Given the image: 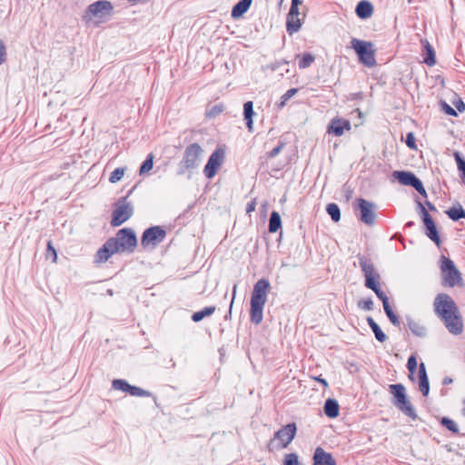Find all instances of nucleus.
<instances>
[{"mask_svg": "<svg viewBox=\"0 0 465 465\" xmlns=\"http://www.w3.org/2000/svg\"><path fill=\"white\" fill-rule=\"evenodd\" d=\"M271 284L266 279H260L254 284L251 296V321L259 324L263 318V308L267 302V296Z\"/></svg>", "mask_w": 465, "mask_h": 465, "instance_id": "f257e3e1", "label": "nucleus"}, {"mask_svg": "<svg viewBox=\"0 0 465 465\" xmlns=\"http://www.w3.org/2000/svg\"><path fill=\"white\" fill-rule=\"evenodd\" d=\"M439 262L442 282L445 286L450 288L463 286L461 273L453 261L442 255Z\"/></svg>", "mask_w": 465, "mask_h": 465, "instance_id": "f03ea898", "label": "nucleus"}, {"mask_svg": "<svg viewBox=\"0 0 465 465\" xmlns=\"http://www.w3.org/2000/svg\"><path fill=\"white\" fill-rule=\"evenodd\" d=\"M113 6L107 1H98L89 5L86 11V18L94 24L104 23L112 15Z\"/></svg>", "mask_w": 465, "mask_h": 465, "instance_id": "7ed1b4c3", "label": "nucleus"}, {"mask_svg": "<svg viewBox=\"0 0 465 465\" xmlns=\"http://www.w3.org/2000/svg\"><path fill=\"white\" fill-rule=\"evenodd\" d=\"M295 424H287L279 430L273 439L269 443V450L273 451L281 449H285L293 440L296 435Z\"/></svg>", "mask_w": 465, "mask_h": 465, "instance_id": "20e7f679", "label": "nucleus"}, {"mask_svg": "<svg viewBox=\"0 0 465 465\" xmlns=\"http://www.w3.org/2000/svg\"><path fill=\"white\" fill-rule=\"evenodd\" d=\"M433 308L436 315L440 320L460 311L455 301L446 293H440L435 297Z\"/></svg>", "mask_w": 465, "mask_h": 465, "instance_id": "39448f33", "label": "nucleus"}, {"mask_svg": "<svg viewBox=\"0 0 465 465\" xmlns=\"http://www.w3.org/2000/svg\"><path fill=\"white\" fill-rule=\"evenodd\" d=\"M302 4V0H292L286 19V30L289 35L299 32L302 26L305 15L300 10Z\"/></svg>", "mask_w": 465, "mask_h": 465, "instance_id": "423d86ee", "label": "nucleus"}, {"mask_svg": "<svg viewBox=\"0 0 465 465\" xmlns=\"http://www.w3.org/2000/svg\"><path fill=\"white\" fill-rule=\"evenodd\" d=\"M390 391L394 397L395 406L406 415L414 419L416 417L415 411L408 400L405 387L402 384H391L390 385Z\"/></svg>", "mask_w": 465, "mask_h": 465, "instance_id": "0eeeda50", "label": "nucleus"}, {"mask_svg": "<svg viewBox=\"0 0 465 465\" xmlns=\"http://www.w3.org/2000/svg\"><path fill=\"white\" fill-rule=\"evenodd\" d=\"M110 240L115 243L118 252H132L137 245L136 236L129 229L120 230L116 236Z\"/></svg>", "mask_w": 465, "mask_h": 465, "instance_id": "6e6552de", "label": "nucleus"}, {"mask_svg": "<svg viewBox=\"0 0 465 465\" xmlns=\"http://www.w3.org/2000/svg\"><path fill=\"white\" fill-rule=\"evenodd\" d=\"M351 45L363 64L368 66H372L375 64L374 50L371 43L354 38L351 40Z\"/></svg>", "mask_w": 465, "mask_h": 465, "instance_id": "1a4fd4ad", "label": "nucleus"}, {"mask_svg": "<svg viewBox=\"0 0 465 465\" xmlns=\"http://www.w3.org/2000/svg\"><path fill=\"white\" fill-rule=\"evenodd\" d=\"M225 159V150L223 148L215 149L210 155L207 163L203 168L204 175L208 179L213 178L220 168L222 167Z\"/></svg>", "mask_w": 465, "mask_h": 465, "instance_id": "9d476101", "label": "nucleus"}, {"mask_svg": "<svg viewBox=\"0 0 465 465\" xmlns=\"http://www.w3.org/2000/svg\"><path fill=\"white\" fill-rule=\"evenodd\" d=\"M446 330L452 336H460L464 331V321L460 310L441 320Z\"/></svg>", "mask_w": 465, "mask_h": 465, "instance_id": "9b49d317", "label": "nucleus"}, {"mask_svg": "<svg viewBox=\"0 0 465 465\" xmlns=\"http://www.w3.org/2000/svg\"><path fill=\"white\" fill-rule=\"evenodd\" d=\"M393 177L399 181L402 185H411L414 187L421 195L427 196L425 188L422 183L411 172L395 171L392 173Z\"/></svg>", "mask_w": 465, "mask_h": 465, "instance_id": "f8f14e48", "label": "nucleus"}, {"mask_svg": "<svg viewBox=\"0 0 465 465\" xmlns=\"http://www.w3.org/2000/svg\"><path fill=\"white\" fill-rule=\"evenodd\" d=\"M133 214L132 205L125 200L117 203L115 210L114 211L112 224L119 226L126 222Z\"/></svg>", "mask_w": 465, "mask_h": 465, "instance_id": "ddd939ff", "label": "nucleus"}, {"mask_svg": "<svg viewBox=\"0 0 465 465\" xmlns=\"http://www.w3.org/2000/svg\"><path fill=\"white\" fill-rule=\"evenodd\" d=\"M165 232L160 227H153L143 232L142 245L146 249H153L163 241Z\"/></svg>", "mask_w": 465, "mask_h": 465, "instance_id": "4468645a", "label": "nucleus"}, {"mask_svg": "<svg viewBox=\"0 0 465 465\" xmlns=\"http://www.w3.org/2000/svg\"><path fill=\"white\" fill-rule=\"evenodd\" d=\"M357 205L360 210L361 222L367 224L373 223L376 218L375 204L364 199H359Z\"/></svg>", "mask_w": 465, "mask_h": 465, "instance_id": "2eb2a0df", "label": "nucleus"}, {"mask_svg": "<svg viewBox=\"0 0 465 465\" xmlns=\"http://www.w3.org/2000/svg\"><path fill=\"white\" fill-rule=\"evenodd\" d=\"M118 252L115 243L110 239L97 251L94 256V262L104 263L107 262L113 254Z\"/></svg>", "mask_w": 465, "mask_h": 465, "instance_id": "dca6fc26", "label": "nucleus"}, {"mask_svg": "<svg viewBox=\"0 0 465 465\" xmlns=\"http://www.w3.org/2000/svg\"><path fill=\"white\" fill-rule=\"evenodd\" d=\"M202 155V147L196 143L191 144L185 151L184 163L186 167L192 168L195 166Z\"/></svg>", "mask_w": 465, "mask_h": 465, "instance_id": "f3484780", "label": "nucleus"}, {"mask_svg": "<svg viewBox=\"0 0 465 465\" xmlns=\"http://www.w3.org/2000/svg\"><path fill=\"white\" fill-rule=\"evenodd\" d=\"M350 130V121L339 117L331 119L330 124L328 125V133L336 136H341L346 131Z\"/></svg>", "mask_w": 465, "mask_h": 465, "instance_id": "a211bd4d", "label": "nucleus"}, {"mask_svg": "<svg viewBox=\"0 0 465 465\" xmlns=\"http://www.w3.org/2000/svg\"><path fill=\"white\" fill-rule=\"evenodd\" d=\"M422 215H423V222L426 225V228L428 230V236L433 241L435 242V243L437 245H440V237H439V234H438V231H437V228H436V225L432 220V218L430 217V215L428 213V212L422 208Z\"/></svg>", "mask_w": 465, "mask_h": 465, "instance_id": "6ab92c4d", "label": "nucleus"}, {"mask_svg": "<svg viewBox=\"0 0 465 465\" xmlns=\"http://www.w3.org/2000/svg\"><path fill=\"white\" fill-rule=\"evenodd\" d=\"M363 271L366 277V286L371 289L379 298L385 295L378 287L376 277L373 272V268L371 266L365 265L363 267Z\"/></svg>", "mask_w": 465, "mask_h": 465, "instance_id": "aec40b11", "label": "nucleus"}, {"mask_svg": "<svg viewBox=\"0 0 465 465\" xmlns=\"http://www.w3.org/2000/svg\"><path fill=\"white\" fill-rule=\"evenodd\" d=\"M313 465H336V462L329 452L319 447L313 454Z\"/></svg>", "mask_w": 465, "mask_h": 465, "instance_id": "412c9836", "label": "nucleus"}, {"mask_svg": "<svg viewBox=\"0 0 465 465\" xmlns=\"http://www.w3.org/2000/svg\"><path fill=\"white\" fill-rule=\"evenodd\" d=\"M418 380H419V389L422 392L424 396H427L430 391V383L428 375L426 372L425 364L421 362L420 364L419 371H418Z\"/></svg>", "mask_w": 465, "mask_h": 465, "instance_id": "4be33fe9", "label": "nucleus"}, {"mask_svg": "<svg viewBox=\"0 0 465 465\" xmlns=\"http://www.w3.org/2000/svg\"><path fill=\"white\" fill-rule=\"evenodd\" d=\"M324 413L331 419L337 418L340 414V406L336 400L327 399L324 403Z\"/></svg>", "mask_w": 465, "mask_h": 465, "instance_id": "5701e85b", "label": "nucleus"}, {"mask_svg": "<svg viewBox=\"0 0 465 465\" xmlns=\"http://www.w3.org/2000/svg\"><path fill=\"white\" fill-rule=\"evenodd\" d=\"M252 4V0H242L236 4L232 10V18H241L250 9Z\"/></svg>", "mask_w": 465, "mask_h": 465, "instance_id": "b1692460", "label": "nucleus"}, {"mask_svg": "<svg viewBox=\"0 0 465 465\" xmlns=\"http://www.w3.org/2000/svg\"><path fill=\"white\" fill-rule=\"evenodd\" d=\"M372 5L368 1H361L356 7V13L361 18H368L372 15Z\"/></svg>", "mask_w": 465, "mask_h": 465, "instance_id": "393cba45", "label": "nucleus"}, {"mask_svg": "<svg viewBox=\"0 0 465 465\" xmlns=\"http://www.w3.org/2000/svg\"><path fill=\"white\" fill-rule=\"evenodd\" d=\"M424 51H425V55L423 57V63L429 66L435 65L436 64L435 51L429 42H425Z\"/></svg>", "mask_w": 465, "mask_h": 465, "instance_id": "a878e982", "label": "nucleus"}, {"mask_svg": "<svg viewBox=\"0 0 465 465\" xmlns=\"http://www.w3.org/2000/svg\"><path fill=\"white\" fill-rule=\"evenodd\" d=\"M243 114L245 120H247V127L250 131H252L253 124L252 117L254 115L252 102H247L244 104Z\"/></svg>", "mask_w": 465, "mask_h": 465, "instance_id": "bb28decb", "label": "nucleus"}, {"mask_svg": "<svg viewBox=\"0 0 465 465\" xmlns=\"http://www.w3.org/2000/svg\"><path fill=\"white\" fill-rule=\"evenodd\" d=\"M367 322L371 328L372 331L374 332L375 338L381 341L384 342L387 340L386 334L381 331L380 326L373 321L372 318L369 317L367 319Z\"/></svg>", "mask_w": 465, "mask_h": 465, "instance_id": "cd10ccee", "label": "nucleus"}, {"mask_svg": "<svg viewBox=\"0 0 465 465\" xmlns=\"http://www.w3.org/2000/svg\"><path fill=\"white\" fill-rule=\"evenodd\" d=\"M282 227V219L277 212H272L269 222V232H276Z\"/></svg>", "mask_w": 465, "mask_h": 465, "instance_id": "c85d7f7f", "label": "nucleus"}, {"mask_svg": "<svg viewBox=\"0 0 465 465\" xmlns=\"http://www.w3.org/2000/svg\"><path fill=\"white\" fill-rule=\"evenodd\" d=\"M382 301L384 311L387 314V316L390 318L391 322L393 324H398V317L395 315V313L392 312L390 304H389V299L386 295H383L380 298Z\"/></svg>", "mask_w": 465, "mask_h": 465, "instance_id": "c756f323", "label": "nucleus"}, {"mask_svg": "<svg viewBox=\"0 0 465 465\" xmlns=\"http://www.w3.org/2000/svg\"><path fill=\"white\" fill-rule=\"evenodd\" d=\"M154 156L153 153L148 154L145 161L142 163L140 169H139V174L140 175H145L147 174L153 168V162Z\"/></svg>", "mask_w": 465, "mask_h": 465, "instance_id": "7c9ffc66", "label": "nucleus"}, {"mask_svg": "<svg viewBox=\"0 0 465 465\" xmlns=\"http://www.w3.org/2000/svg\"><path fill=\"white\" fill-rule=\"evenodd\" d=\"M446 213L449 215V217L453 220L457 221L461 218H465V211L460 205L454 206L450 209H449Z\"/></svg>", "mask_w": 465, "mask_h": 465, "instance_id": "2f4dec72", "label": "nucleus"}, {"mask_svg": "<svg viewBox=\"0 0 465 465\" xmlns=\"http://www.w3.org/2000/svg\"><path fill=\"white\" fill-rule=\"evenodd\" d=\"M215 310L216 309L213 306L206 307L200 312H194L192 316V319L193 322H198L202 321L204 317L210 316L213 313H214Z\"/></svg>", "mask_w": 465, "mask_h": 465, "instance_id": "473e14b6", "label": "nucleus"}, {"mask_svg": "<svg viewBox=\"0 0 465 465\" xmlns=\"http://www.w3.org/2000/svg\"><path fill=\"white\" fill-rule=\"evenodd\" d=\"M298 57L300 58L299 66L302 69L309 67L315 60L314 55L310 53L302 54Z\"/></svg>", "mask_w": 465, "mask_h": 465, "instance_id": "72a5a7b5", "label": "nucleus"}, {"mask_svg": "<svg viewBox=\"0 0 465 465\" xmlns=\"http://www.w3.org/2000/svg\"><path fill=\"white\" fill-rule=\"evenodd\" d=\"M454 157L457 163L458 170L460 173V179L465 185V160L460 156V153L456 152Z\"/></svg>", "mask_w": 465, "mask_h": 465, "instance_id": "f704fd0d", "label": "nucleus"}, {"mask_svg": "<svg viewBox=\"0 0 465 465\" xmlns=\"http://www.w3.org/2000/svg\"><path fill=\"white\" fill-rule=\"evenodd\" d=\"M124 173H125V168L124 167H119V168H116L110 175L109 177V182L111 183H118L119 181H121L123 179V177L124 176Z\"/></svg>", "mask_w": 465, "mask_h": 465, "instance_id": "c9c22d12", "label": "nucleus"}, {"mask_svg": "<svg viewBox=\"0 0 465 465\" xmlns=\"http://www.w3.org/2000/svg\"><path fill=\"white\" fill-rule=\"evenodd\" d=\"M282 465H301L299 456L292 452L285 454Z\"/></svg>", "mask_w": 465, "mask_h": 465, "instance_id": "e433bc0d", "label": "nucleus"}, {"mask_svg": "<svg viewBox=\"0 0 465 465\" xmlns=\"http://www.w3.org/2000/svg\"><path fill=\"white\" fill-rule=\"evenodd\" d=\"M327 212L334 222L340 221L341 212H340L339 207L336 204H334V203L329 204L327 206Z\"/></svg>", "mask_w": 465, "mask_h": 465, "instance_id": "4c0bfd02", "label": "nucleus"}, {"mask_svg": "<svg viewBox=\"0 0 465 465\" xmlns=\"http://www.w3.org/2000/svg\"><path fill=\"white\" fill-rule=\"evenodd\" d=\"M441 424L453 433L460 431L458 424L453 420L444 417L441 419Z\"/></svg>", "mask_w": 465, "mask_h": 465, "instance_id": "58836bf2", "label": "nucleus"}, {"mask_svg": "<svg viewBox=\"0 0 465 465\" xmlns=\"http://www.w3.org/2000/svg\"><path fill=\"white\" fill-rule=\"evenodd\" d=\"M407 367L410 371V379L413 381L414 373L417 371V367H418V362H417V359L415 356L412 355L409 358Z\"/></svg>", "mask_w": 465, "mask_h": 465, "instance_id": "ea45409f", "label": "nucleus"}, {"mask_svg": "<svg viewBox=\"0 0 465 465\" xmlns=\"http://www.w3.org/2000/svg\"><path fill=\"white\" fill-rule=\"evenodd\" d=\"M130 384L124 380H114L113 381V388L117 391L129 392Z\"/></svg>", "mask_w": 465, "mask_h": 465, "instance_id": "a19ab883", "label": "nucleus"}, {"mask_svg": "<svg viewBox=\"0 0 465 465\" xmlns=\"http://www.w3.org/2000/svg\"><path fill=\"white\" fill-rule=\"evenodd\" d=\"M57 252L52 245L51 242L47 243L46 259L51 260L53 262H57Z\"/></svg>", "mask_w": 465, "mask_h": 465, "instance_id": "79ce46f5", "label": "nucleus"}, {"mask_svg": "<svg viewBox=\"0 0 465 465\" xmlns=\"http://www.w3.org/2000/svg\"><path fill=\"white\" fill-rule=\"evenodd\" d=\"M298 90L296 88H292L288 90L282 97H281V103L280 107H283L287 101L290 100L292 96H294L297 94Z\"/></svg>", "mask_w": 465, "mask_h": 465, "instance_id": "37998d69", "label": "nucleus"}, {"mask_svg": "<svg viewBox=\"0 0 465 465\" xmlns=\"http://www.w3.org/2000/svg\"><path fill=\"white\" fill-rule=\"evenodd\" d=\"M128 393H130L133 396H139V397H143V396L149 395V393L146 391H144L139 387H135V386H132V385L130 386Z\"/></svg>", "mask_w": 465, "mask_h": 465, "instance_id": "c03bdc74", "label": "nucleus"}, {"mask_svg": "<svg viewBox=\"0 0 465 465\" xmlns=\"http://www.w3.org/2000/svg\"><path fill=\"white\" fill-rule=\"evenodd\" d=\"M452 104L460 113L465 112V104L460 97L455 96L452 101Z\"/></svg>", "mask_w": 465, "mask_h": 465, "instance_id": "a18cd8bd", "label": "nucleus"}, {"mask_svg": "<svg viewBox=\"0 0 465 465\" xmlns=\"http://www.w3.org/2000/svg\"><path fill=\"white\" fill-rule=\"evenodd\" d=\"M406 144L413 150H417L415 136L412 133H409L406 137Z\"/></svg>", "mask_w": 465, "mask_h": 465, "instance_id": "49530a36", "label": "nucleus"}, {"mask_svg": "<svg viewBox=\"0 0 465 465\" xmlns=\"http://www.w3.org/2000/svg\"><path fill=\"white\" fill-rule=\"evenodd\" d=\"M441 107L447 114L451 115V116L458 115L457 112L447 103H441Z\"/></svg>", "mask_w": 465, "mask_h": 465, "instance_id": "de8ad7c7", "label": "nucleus"}, {"mask_svg": "<svg viewBox=\"0 0 465 465\" xmlns=\"http://www.w3.org/2000/svg\"><path fill=\"white\" fill-rule=\"evenodd\" d=\"M359 307L366 311H371L372 309V301L370 299L361 301L359 302Z\"/></svg>", "mask_w": 465, "mask_h": 465, "instance_id": "09e8293b", "label": "nucleus"}, {"mask_svg": "<svg viewBox=\"0 0 465 465\" xmlns=\"http://www.w3.org/2000/svg\"><path fill=\"white\" fill-rule=\"evenodd\" d=\"M411 328L413 332H415L416 334L418 335H423L425 333V328L421 325H419L417 323H412L411 325Z\"/></svg>", "mask_w": 465, "mask_h": 465, "instance_id": "8fccbe9b", "label": "nucleus"}, {"mask_svg": "<svg viewBox=\"0 0 465 465\" xmlns=\"http://www.w3.org/2000/svg\"><path fill=\"white\" fill-rule=\"evenodd\" d=\"M223 110V105H216L214 107H213L208 113H207V115L208 116H215L219 114H221Z\"/></svg>", "mask_w": 465, "mask_h": 465, "instance_id": "3c124183", "label": "nucleus"}, {"mask_svg": "<svg viewBox=\"0 0 465 465\" xmlns=\"http://www.w3.org/2000/svg\"><path fill=\"white\" fill-rule=\"evenodd\" d=\"M5 56H6V51H5V45L0 41V64H2L5 60Z\"/></svg>", "mask_w": 465, "mask_h": 465, "instance_id": "603ef678", "label": "nucleus"}, {"mask_svg": "<svg viewBox=\"0 0 465 465\" xmlns=\"http://www.w3.org/2000/svg\"><path fill=\"white\" fill-rule=\"evenodd\" d=\"M315 381H319L321 384H322L325 388H328L329 387V383L327 382V381L325 379H322V378H314Z\"/></svg>", "mask_w": 465, "mask_h": 465, "instance_id": "864d4df0", "label": "nucleus"}, {"mask_svg": "<svg viewBox=\"0 0 465 465\" xmlns=\"http://www.w3.org/2000/svg\"><path fill=\"white\" fill-rule=\"evenodd\" d=\"M236 291H237V286L235 285L233 287L232 299V302H231V304H230V311H232V305H233V302H234V299H235V295H236Z\"/></svg>", "mask_w": 465, "mask_h": 465, "instance_id": "5fc2aeb1", "label": "nucleus"}, {"mask_svg": "<svg viewBox=\"0 0 465 465\" xmlns=\"http://www.w3.org/2000/svg\"><path fill=\"white\" fill-rule=\"evenodd\" d=\"M255 208V204L254 203H252L248 206L247 208V212L250 213V212H252Z\"/></svg>", "mask_w": 465, "mask_h": 465, "instance_id": "6e6d98bb", "label": "nucleus"}, {"mask_svg": "<svg viewBox=\"0 0 465 465\" xmlns=\"http://www.w3.org/2000/svg\"><path fill=\"white\" fill-rule=\"evenodd\" d=\"M462 405H463L462 413L465 416V398L462 401Z\"/></svg>", "mask_w": 465, "mask_h": 465, "instance_id": "4d7b16f0", "label": "nucleus"}]
</instances>
